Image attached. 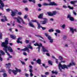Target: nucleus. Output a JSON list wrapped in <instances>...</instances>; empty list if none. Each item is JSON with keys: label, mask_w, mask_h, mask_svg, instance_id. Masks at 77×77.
I'll return each instance as SVG.
<instances>
[{"label": "nucleus", "mask_w": 77, "mask_h": 77, "mask_svg": "<svg viewBox=\"0 0 77 77\" xmlns=\"http://www.w3.org/2000/svg\"><path fill=\"white\" fill-rule=\"evenodd\" d=\"M42 16H43V14H40L39 16L38 17V18H40V19H42L43 17H42Z\"/></svg>", "instance_id": "obj_20"}, {"label": "nucleus", "mask_w": 77, "mask_h": 77, "mask_svg": "<svg viewBox=\"0 0 77 77\" xmlns=\"http://www.w3.org/2000/svg\"><path fill=\"white\" fill-rule=\"evenodd\" d=\"M4 18H5V20L4 19H1V21L3 22H5V21H8V20L7 19L6 17L5 16H4Z\"/></svg>", "instance_id": "obj_13"}, {"label": "nucleus", "mask_w": 77, "mask_h": 77, "mask_svg": "<svg viewBox=\"0 0 77 77\" xmlns=\"http://www.w3.org/2000/svg\"><path fill=\"white\" fill-rule=\"evenodd\" d=\"M3 36V34L2 33H0V39H2V36Z\"/></svg>", "instance_id": "obj_34"}, {"label": "nucleus", "mask_w": 77, "mask_h": 77, "mask_svg": "<svg viewBox=\"0 0 77 77\" xmlns=\"http://www.w3.org/2000/svg\"><path fill=\"white\" fill-rule=\"evenodd\" d=\"M46 54L48 56H50V54L48 53H46Z\"/></svg>", "instance_id": "obj_55"}, {"label": "nucleus", "mask_w": 77, "mask_h": 77, "mask_svg": "<svg viewBox=\"0 0 77 77\" xmlns=\"http://www.w3.org/2000/svg\"><path fill=\"white\" fill-rule=\"evenodd\" d=\"M0 53H1L2 54V55H5V52H3V51L2 50H1L0 51Z\"/></svg>", "instance_id": "obj_26"}, {"label": "nucleus", "mask_w": 77, "mask_h": 77, "mask_svg": "<svg viewBox=\"0 0 77 77\" xmlns=\"http://www.w3.org/2000/svg\"><path fill=\"white\" fill-rule=\"evenodd\" d=\"M77 2V1H71L70 3L72 4V5H73V6L74 7H75L77 6V5H75V3Z\"/></svg>", "instance_id": "obj_12"}, {"label": "nucleus", "mask_w": 77, "mask_h": 77, "mask_svg": "<svg viewBox=\"0 0 77 77\" xmlns=\"http://www.w3.org/2000/svg\"><path fill=\"white\" fill-rule=\"evenodd\" d=\"M45 35L46 37H48V36H48V34L47 33H45Z\"/></svg>", "instance_id": "obj_48"}, {"label": "nucleus", "mask_w": 77, "mask_h": 77, "mask_svg": "<svg viewBox=\"0 0 77 77\" xmlns=\"http://www.w3.org/2000/svg\"><path fill=\"white\" fill-rule=\"evenodd\" d=\"M8 55L9 56V58H12V56L10 55V54H9H9H8Z\"/></svg>", "instance_id": "obj_63"}, {"label": "nucleus", "mask_w": 77, "mask_h": 77, "mask_svg": "<svg viewBox=\"0 0 77 77\" xmlns=\"http://www.w3.org/2000/svg\"><path fill=\"white\" fill-rule=\"evenodd\" d=\"M10 36L11 38L13 39H16V36L14 35H10Z\"/></svg>", "instance_id": "obj_18"}, {"label": "nucleus", "mask_w": 77, "mask_h": 77, "mask_svg": "<svg viewBox=\"0 0 77 77\" xmlns=\"http://www.w3.org/2000/svg\"><path fill=\"white\" fill-rule=\"evenodd\" d=\"M25 11H28V8H25Z\"/></svg>", "instance_id": "obj_58"}, {"label": "nucleus", "mask_w": 77, "mask_h": 77, "mask_svg": "<svg viewBox=\"0 0 77 77\" xmlns=\"http://www.w3.org/2000/svg\"><path fill=\"white\" fill-rule=\"evenodd\" d=\"M19 26V27H20V28H21V27H23V26H20V25H18V26Z\"/></svg>", "instance_id": "obj_60"}, {"label": "nucleus", "mask_w": 77, "mask_h": 77, "mask_svg": "<svg viewBox=\"0 0 77 77\" xmlns=\"http://www.w3.org/2000/svg\"><path fill=\"white\" fill-rule=\"evenodd\" d=\"M70 20V21H74V18L73 17H71L69 18Z\"/></svg>", "instance_id": "obj_23"}, {"label": "nucleus", "mask_w": 77, "mask_h": 77, "mask_svg": "<svg viewBox=\"0 0 77 77\" xmlns=\"http://www.w3.org/2000/svg\"><path fill=\"white\" fill-rule=\"evenodd\" d=\"M57 4L55 3L54 2H50L49 4V6H57Z\"/></svg>", "instance_id": "obj_9"}, {"label": "nucleus", "mask_w": 77, "mask_h": 77, "mask_svg": "<svg viewBox=\"0 0 77 77\" xmlns=\"http://www.w3.org/2000/svg\"><path fill=\"white\" fill-rule=\"evenodd\" d=\"M9 45H11V46H12V45H13V44H12V43H9Z\"/></svg>", "instance_id": "obj_64"}, {"label": "nucleus", "mask_w": 77, "mask_h": 77, "mask_svg": "<svg viewBox=\"0 0 77 77\" xmlns=\"http://www.w3.org/2000/svg\"><path fill=\"white\" fill-rule=\"evenodd\" d=\"M56 63H58V60L56 59Z\"/></svg>", "instance_id": "obj_54"}, {"label": "nucleus", "mask_w": 77, "mask_h": 77, "mask_svg": "<svg viewBox=\"0 0 77 77\" xmlns=\"http://www.w3.org/2000/svg\"><path fill=\"white\" fill-rule=\"evenodd\" d=\"M52 57L53 59H56V58H55V57L54 56H52Z\"/></svg>", "instance_id": "obj_57"}, {"label": "nucleus", "mask_w": 77, "mask_h": 77, "mask_svg": "<svg viewBox=\"0 0 77 77\" xmlns=\"http://www.w3.org/2000/svg\"><path fill=\"white\" fill-rule=\"evenodd\" d=\"M52 74H55L56 75L57 74V72H54V70L52 71Z\"/></svg>", "instance_id": "obj_28"}, {"label": "nucleus", "mask_w": 77, "mask_h": 77, "mask_svg": "<svg viewBox=\"0 0 77 77\" xmlns=\"http://www.w3.org/2000/svg\"><path fill=\"white\" fill-rule=\"evenodd\" d=\"M39 44L40 45H39L38 43H36L35 44H34V45H35V46H38V47H42L43 52H48V50L45 49V48H44V46H42V44L41 43H40Z\"/></svg>", "instance_id": "obj_3"}, {"label": "nucleus", "mask_w": 77, "mask_h": 77, "mask_svg": "<svg viewBox=\"0 0 77 77\" xmlns=\"http://www.w3.org/2000/svg\"><path fill=\"white\" fill-rule=\"evenodd\" d=\"M28 47L29 48H30V49H32V50H33V48H32V46L31 45H29Z\"/></svg>", "instance_id": "obj_29"}, {"label": "nucleus", "mask_w": 77, "mask_h": 77, "mask_svg": "<svg viewBox=\"0 0 77 77\" xmlns=\"http://www.w3.org/2000/svg\"><path fill=\"white\" fill-rule=\"evenodd\" d=\"M70 31H71L72 33H74V29H73V28H70Z\"/></svg>", "instance_id": "obj_25"}, {"label": "nucleus", "mask_w": 77, "mask_h": 77, "mask_svg": "<svg viewBox=\"0 0 77 77\" xmlns=\"http://www.w3.org/2000/svg\"><path fill=\"white\" fill-rule=\"evenodd\" d=\"M72 65H75V64L74 63H69V65H66L65 64H64L63 65H62L60 63H59L58 65V67L59 69H60V71L62 72V69L60 68V67H61V68L62 69H65L66 68V69H68V67H70Z\"/></svg>", "instance_id": "obj_2"}, {"label": "nucleus", "mask_w": 77, "mask_h": 77, "mask_svg": "<svg viewBox=\"0 0 77 77\" xmlns=\"http://www.w3.org/2000/svg\"><path fill=\"white\" fill-rule=\"evenodd\" d=\"M18 14L19 15H22V13H21V12H19L18 13Z\"/></svg>", "instance_id": "obj_41"}, {"label": "nucleus", "mask_w": 77, "mask_h": 77, "mask_svg": "<svg viewBox=\"0 0 77 77\" xmlns=\"http://www.w3.org/2000/svg\"><path fill=\"white\" fill-rule=\"evenodd\" d=\"M26 50H27L28 52H29V49L27 47H26L25 48H24L23 49H21V51H25Z\"/></svg>", "instance_id": "obj_15"}, {"label": "nucleus", "mask_w": 77, "mask_h": 77, "mask_svg": "<svg viewBox=\"0 0 77 77\" xmlns=\"http://www.w3.org/2000/svg\"><path fill=\"white\" fill-rule=\"evenodd\" d=\"M31 21L34 23H36L38 25V26L40 24L39 23V22H38V20H31Z\"/></svg>", "instance_id": "obj_19"}, {"label": "nucleus", "mask_w": 77, "mask_h": 77, "mask_svg": "<svg viewBox=\"0 0 77 77\" xmlns=\"http://www.w3.org/2000/svg\"><path fill=\"white\" fill-rule=\"evenodd\" d=\"M17 18L18 19H17V22L18 23H19V24H21V21L20 20H21L23 24H25V23L24 22L23 19L22 18H21L20 16H18Z\"/></svg>", "instance_id": "obj_7"}, {"label": "nucleus", "mask_w": 77, "mask_h": 77, "mask_svg": "<svg viewBox=\"0 0 77 77\" xmlns=\"http://www.w3.org/2000/svg\"><path fill=\"white\" fill-rule=\"evenodd\" d=\"M25 76L27 77H29V74L27 73H26L25 74Z\"/></svg>", "instance_id": "obj_51"}, {"label": "nucleus", "mask_w": 77, "mask_h": 77, "mask_svg": "<svg viewBox=\"0 0 77 77\" xmlns=\"http://www.w3.org/2000/svg\"><path fill=\"white\" fill-rule=\"evenodd\" d=\"M71 17V15L69 14H68L67 17V18H70Z\"/></svg>", "instance_id": "obj_39"}, {"label": "nucleus", "mask_w": 77, "mask_h": 77, "mask_svg": "<svg viewBox=\"0 0 77 77\" xmlns=\"http://www.w3.org/2000/svg\"><path fill=\"white\" fill-rule=\"evenodd\" d=\"M40 25H40V23L39 24V25H38V27H37V28L38 29H40V27H41L42 29L43 30L46 29V28L44 27H43L42 26H41Z\"/></svg>", "instance_id": "obj_10"}, {"label": "nucleus", "mask_w": 77, "mask_h": 77, "mask_svg": "<svg viewBox=\"0 0 77 77\" xmlns=\"http://www.w3.org/2000/svg\"><path fill=\"white\" fill-rule=\"evenodd\" d=\"M57 14V11H54L52 13L51 12H47V14L49 16H52L53 15H56Z\"/></svg>", "instance_id": "obj_6"}, {"label": "nucleus", "mask_w": 77, "mask_h": 77, "mask_svg": "<svg viewBox=\"0 0 77 77\" xmlns=\"http://www.w3.org/2000/svg\"><path fill=\"white\" fill-rule=\"evenodd\" d=\"M21 63H22L23 65H26V63H25L23 61H21Z\"/></svg>", "instance_id": "obj_49"}, {"label": "nucleus", "mask_w": 77, "mask_h": 77, "mask_svg": "<svg viewBox=\"0 0 77 77\" xmlns=\"http://www.w3.org/2000/svg\"><path fill=\"white\" fill-rule=\"evenodd\" d=\"M63 8H67V6L65 5H63Z\"/></svg>", "instance_id": "obj_59"}, {"label": "nucleus", "mask_w": 77, "mask_h": 77, "mask_svg": "<svg viewBox=\"0 0 77 77\" xmlns=\"http://www.w3.org/2000/svg\"><path fill=\"white\" fill-rule=\"evenodd\" d=\"M29 72H31V73H32L33 72V71H32V69H30L29 70Z\"/></svg>", "instance_id": "obj_53"}, {"label": "nucleus", "mask_w": 77, "mask_h": 77, "mask_svg": "<svg viewBox=\"0 0 77 77\" xmlns=\"http://www.w3.org/2000/svg\"><path fill=\"white\" fill-rule=\"evenodd\" d=\"M39 40L41 41V42H43L44 43H46V42H45V41H43V40H42V39H39Z\"/></svg>", "instance_id": "obj_40"}, {"label": "nucleus", "mask_w": 77, "mask_h": 77, "mask_svg": "<svg viewBox=\"0 0 77 77\" xmlns=\"http://www.w3.org/2000/svg\"><path fill=\"white\" fill-rule=\"evenodd\" d=\"M48 63L49 64H50L51 65H52V63H51V61L50 60H49L48 61Z\"/></svg>", "instance_id": "obj_36"}, {"label": "nucleus", "mask_w": 77, "mask_h": 77, "mask_svg": "<svg viewBox=\"0 0 77 77\" xmlns=\"http://www.w3.org/2000/svg\"><path fill=\"white\" fill-rule=\"evenodd\" d=\"M23 54L24 55H25V56H27V54L26 52H23Z\"/></svg>", "instance_id": "obj_62"}, {"label": "nucleus", "mask_w": 77, "mask_h": 77, "mask_svg": "<svg viewBox=\"0 0 77 77\" xmlns=\"http://www.w3.org/2000/svg\"><path fill=\"white\" fill-rule=\"evenodd\" d=\"M8 44H9L8 40H6L5 41V42H3L2 43L1 47L4 48H3V50L5 51V53H6L7 54L9 55V52H8V50L9 52H11V53H12L13 51V50H12V48H11V47L9 46H8Z\"/></svg>", "instance_id": "obj_1"}, {"label": "nucleus", "mask_w": 77, "mask_h": 77, "mask_svg": "<svg viewBox=\"0 0 77 77\" xmlns=\"http://www.w3.org/2000/svg\"><path fill=\"white\" fill-rule=\"evenodd\" d=\"M32 2L33 3H34V4H35V3H36V1H35V0H32Z\"/></svg>", "instance_id": "obj_44"}, {"label": "nucleus", "mask_w": 77, "mask_h": 77, "mask_svg": "<svg viewBox=\"0 0 77 77\" xmlns=\"http://www.w3.org/2000/svg\"><path fill=\"white\" fill-rule=\"evenodd\" d=\"M38 7H39L40 8H41V7L42 6V5H41V4H38Z\"/></svg>", "instance_id": "obj_46"}, {"label": "nucleus", "mask_w": 77, "mask_h": 77, "mask_svg": "<svg viewBox=\"0 0 77 77\" xmlns=\"http://www.w3.org/2000/svg\"><path fill=\"white\" fill-rule=\"evenodd\" d=\"M68 8L70 9H71L72 10H73V9H74V7H71L70 6H68Z\"/></svg>", "instance_id": "obj_24"}, {"label": "nucleus", "mask_w": 77, "mask_h": 77, "mask_svg": "<svg viewBox=\"0 0 77 77\" xmlns=\"http://www.w3.org/2000/svg\"><path fill=\"white\" fill-rule=\"evenodd\" d=\"M35 36H37V37H39L40 38H42V39H44V38L42 37L41 35H35Z\"/></svg>", "instance_id": "obj_30"}, {"label": "nucleus", "mask_w": 77, "mask_h": 77, "mask_svg": "<svg viewBox=\"0 0 77 77\" xmlns=\"http://www.w3.org/2000/svg\"><path fill=\"white\" fill-rule=\"evenodd\" d=\"M56 10H60V8H58L57 7L56 8Z\"/></svg>", "instance_id": "obj_52"}, {"label": "nucleus", "mask_w": 77, "mask_h": 77, "mask_svg": "<svg viewBox=\"0 0 77 77\" xmlns=\"http://www.w3.org/2000/svg\"><path fill=\"white\" fill-rule=\"evenodd\" d=\"M5 65L7 66L6 67V68H8V69H9L8 72H9V73L11 74V72H12V71L11 69H9L10 68V67L11 66V63H6L5 64Z\"/></svg>", "instance_id": "obj_4"}, {"label": "nucleus", "mask_w": 77, "mask_h": 77, "mask_svg": "<svg viewBox=\"0 0 77 77\" xmlns=\"http://www.w3.org/2000/svg\"><path fill=\"white\" fill-rule=\"evenodd\" d=\"M56 32H57V33H60V31L59 29H56Z\"/></svg>", "instance_id": "obj_35"}, {"label": "nucleus", "mask_w": 77, "mask_h": 77, "mask_svg": "<svg viewBox=\"0 0 77 77\" xmlns=\"http://www.w3.org/2000/svg\"><path fill=\"white\" fill-rule=\"evenodd\" d=\"M11 13H12L11 15L12 17H14V16H15L16 15V12L12 11V10H11Z\"/></svg>", "instance_id": "obj_17"}, {"label": "nucleus", "mask_w": 77, "mask_h": 77, "mask_svg": "<svg viewBox=\"0 0 77 77\" xmlns=\"http://www.w3.org/2000/svg\"><path fill=\"white\" fill-rule=\"evenodd\" d=\"M36 63L39 64V65H41V60L39 59H38L36 60Z\"/></svg>", "instance_id": "obj_16"}, {"label": "nucleus", "mask_w": 77, "mask_h": 77, "mask_svg": "<svg viewBox=\"0 0 77 77\" xmlns=\"http://www.w3.org/2000/svg\"><path fill=\"white\" fill-rule=\"evenodd\" d=\"M22 39V38L21 37H19L17 39V42L18 44H19V43H20V44H22V42L20 41V40H21Z\"/></svg>", "instance_id": "obj_11"}, {"label": "nucleus", "mask_w": 77, "mask_h": 77, "mask_svg": "<svg viewBox=\"0 0 77 77\" xmlns=\"http://www.w3.org/2000/svg\"><path fill=\"white\" fill-rule=\"evenodd\" d=\"M23 2L24 3H27V1L24 0L23 1Z\"/></svg>", "instance_id": "obj_50"}, {"label": "nucleus", "mask_w": 77, "mask_h": 77, "mask_svg": "<svg viewBox=\"0 0 77 77\" xmlns=\"http://www.w3.org/2000/svg\"><path fill=\"white\" fill-rule=\"evenodd\" d=\"M6 11L7 12H9V11H11V10L9 8H8L7 9H6Z\"/></svg>", "instance_id": "obj_43"}, {"label": "nucleus", "mask_w": 77, "mask_h": 77, "mask_svg": "<svg viewBox=\"0 0 77 77\" xmlns=\"http://www.w3.org/2000/svg\"><path fill=\"white\" fill-rule=\"evenodd\" d=\"M59 58L60 59V60H62L63 59V58L61 56H60Z\"/></svg>", "instance_id": "obj_47"}, {"label": "nucleus", "mask_w": 77, "mask_h": 77, "mask_svg": "<svg viewBox=\"0 0 77 77\" xmlns=\"http://www.w3.org/2000/svg\"><path fill=\"white\" fill-rule=\"evenodd\" d=\"M15 69L16 70H13L12 71L14 75H17V72H20L21 71V69H18L17 67H15Z\"/></svg>", "instance_id": "obj_5"}, {"label": "nucleus", "mask_w": 77, "mask_h": 77, "mask_svg": "<svg viewBox=\"0 0 77 77\" xmlns=\"http://www.w3.org/2000/svg\"><path fill=\"white\" fill-rule=\"evenodd\" d=\"M30 75L31 77H32V76H33V73H31L30 74Z\"/></svg>", "instance_id": "obj_56"}, {"label": "nucleus", "mask_w": 77, "mask_h": 77, "mask_svg": "<svg viewBox=\"0 0 77 77\" xmlns=\"http://www.w3.org/2000/svg\"><path fill=\"white\" fill-rule=\"evenodd\" d=\"M43 6H49V4H47L46 3H45L43 4Z\"/></svg>", "instance_id": "obj_31"}, {"label": "nucleus", "mask_w": 77, "mask_h": 77, "mask_svg": "<svg viewBox=\"0 0 77 77\" xmlns=\"http://www.w3.org/2000/svg\"><path fill=\"white\" fill-rule=\"evenodd\" d=\"M29 67H30V68L31 69H32V68H33L32 67V66L31 65H29Z\"/></svg>", "instance_id": "obj_61"}, {"label": "nucleus", "mask_w": 77, "mask_h": 77, "mask_svg": "<svg viewBox=\"0 0 77 77\" xmlns=\"http://www.w3.org/2000/svg\"><path fill=\"white\" fill-rule=\"evenodd\" d=\"M26 44H28V43H29V40H26L25 41Z\"/></svg>", "instance_id": "obj_42"}, {"label": "nucleus", "mask_w": 77, "mask_h": 77, "mask_svg": "<svg viewBox=\"0 0 77 77\" xmlns=\"http://www.w3.org/2000/svg\"><path fill=\"white\" fill-rule=\"evenodd\" d=\"M61 27H62L63 29H65V28L66 25L65 24L63 25Z\"/></svg>", "instance_id": "obj_38"}, {"label": "nucleus", "mask_w": 77, "mask_h": 77, "mask_svg": "<svg viewBox=\"0 0 77 77\" xmlns=\"http://www.w3.org/2000/svg\"><path fill=\"white\" fill-rule=\"evenodd\" d=\"M4 77H6L7 76V75L6 73H4L3 74Z\"/></svg>", "instance_id": "obj_33"}, {"label": "nucleus", "mask_w": 77, "mask_h": 77, "mask_svg": "<svg viewBox=\"0 0 77 77\" xmlns=\"http://www.w3.org/2000/svg\"><path fill=\"white\" fill-rule=\"evenodd\" d=\"M45 74L46 75H49V72H46L45 73Z\"/></svg>", "instance_id": "obj_45"}, {"label": "nucleus", "mask_w": 77, "mask_h": 77, "mask_svg": "<svg viewBox=\"0 0 77 77\" xmlns=\"http://www.w3.org/2000/svg\"><path fill=\"white\" fill-rule=\"evenodd\" d=\"M48 39L50 41V42L53 43V39L51 38V37H50V36H49L48 37Z\"/></svg>", "instance_id": "obj_14"}, {"label": "nucleus", "mask_w": 77, "mask_h": 77, "mask_svg": "<svg viewBox=\"0 0 77 77\" xmlns=\"http://www.w3.org/2000/svg\"><path fill=\"white\" fill-rule=\"evenodd\" d=\"M0 60L1 62L3 61V58L2 57V54L0 53Z\"/></svg>", "instance_id": "obj_32"}, {"label": "nucleus", "mask_w": 77, "mask_h": 77, "mask_svg": "<svg viewBox=\"0 0 77 77\" xmlns=\"http://www.w3.org/2000/svg\"><path fill=\"white\" fill-rule=\"evenodd\" d=\"M66 38H67V37L66 36V35H64L63 37V39L64 40H66Z\"/></svg>", "instance_id": "obj_37"}, {"label": "nucleus", "mask_w": 77, "mask_h": 77, "mask_svg": "<svg viewBox=\"0 0 77 77\" xmlns=\"http://www.w3.org/2000/svg\"><path fill=\"white\" fill-rule=\"evenodd\" d=\"M29 26H30V27H33V28H35V26L33 25V23H32V22H29Z\"/></svg>", "instance_id": "obj_21"}, {"label": "nucleus", "mask_w": 77, "mask_h": 77, "mask_svg": "<svg viewBox=\"0 0 77 77\" xmlns=\"http://www.w3.org/2000/svg\"><path fill=\"white\" fill-rule=\"evenodd\" d=\"M40 23H41L42 24H45L47 23V22H46V21H41Z\"/></svg>", "instance_id": "obj_22"}, {"label": "nucleus", "mask_w": 77, "mask_h": 77, "mask_svg": "<svg viewBox=\"0 0 77 77\" xmlns=\"http://www.w3.org/2000/svg\"><path fill=\"white\" fill-rule=\"evenodd\" d=\"M48 32H54V30H53V29L52 28H51L48 30Z\"/></svg>", "instance_id": "obj_27"}, {"label": "nucleus", "mask_w": 77, "mask_h": 77, "mask_svg": "<svg viewBox=\"0 0 77 77\" xmlns=\"http://www.w3.org/2000/svg\"><path fill=\"white\" fill-rule=\"evenodd\" d=\"M0 4L1 5H0V9H2V11H3V7L5 6V5L2 0H0Z\"/></svg>", "instance_id": "obj_8"}]
</instances>
